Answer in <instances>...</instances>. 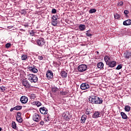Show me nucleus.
Listing matches in <instances>:
<instances>
[{
    "instance_id": "nucleus-1",
    "label": "nucleus",
    "mask_w": 131,
    "mask_h": 131,
    "mask_svg": "<svg viewBox=\"0 0 131 131\" xmlns=\"http://www.w3.org/2000/svg\"><path fill=\"white\" fill-rule=\"evenodd\" d=\"M27 77L28 79L30 81H31V82H34V83H35V82H37V81L38 80L37 76L32 74H30L29 75H28Z\"/></svg>"
},
{
    "instance_id": "nucleus-2",
    "label": "nucleus",
    "mask_w": 131,
    "mask_h": 131,
    "mask_svg": "<svg viewBox=\"0 0 131 131\" xmlns=\"http://www.w3.org/2000/svg\"><path fill=\"white\" fill-rule=\"evenodd\" d=\"M88 66L86 64H81L78 67V70L79 72H83L86 71Z\"/></svg>"
},
{
    "instance_id": "nucleus-3",
    "label": "nucleus",
    "mask_w": 131,
    "mask_h": 131,
    "mask_svg": "<svg viewBox=\"0 0 131 131\" xmlns=\"http://www.w3.org/2000/svg\"><path fill=\"white\" fill-rule=\"evenodd\" d=\"M36 42L39 47H42L45 45V39L43 38H39L37 40Z\"/></svg>"
},
{
    "instance_id": "nucleus-4",
    "label": "nucleus",
    "mask_w": 131,
    "mask_h": 131,
    "mask_svg": "<svg viewBox=\"0 0 131 131\" xmlns=\"http://www.w3.org/2000/svg\"><path fill=\"white\" fill-rule=\"evenodd\" d=\"M90 88H91V86L88 83H83L80 85V89L82 90H89Z\"/></svg>"
},
{
    "instance_id": "nucleus-5",
    "label": "nucleus",
    "mask_w": 131,
    "mask_h": 131,
    "mask_svg": "<svg viewBox=\"0 0 131 131\" xmlns=\"http://www.w3.org/2000/svg\"><path fill=\"white\" fill-rule=\"evenodd\" d=\"M23 85L27 89H29L30 86H31V85L29 83V82L26 79H24L22 81Z\"/></svg>"
},
{
    "instance_id": "nucleus-6",
    "label": "nucleus",
    "mask_w": 131,
    "mask_h": 131,
    "mask_svg": "<svg viewBox=\"0 0 131 131\" xmlns=\"http://www.w3.org/2000/svg\"><path fill=\"white\" fill-rule=\"evenodd\" d=\"M20 101L22 104H26L28 102V98L25 96H23L20 97Z\"/></svg>"
},
{
    "instance_id": "nucleus-7",
    "label": "nucleus",
    "mask_w": 131,
    "mask_h": 131,
    "mask_svg": "<svg viewBox=\"0 0 131 131\" xmlns=\"http://www.w3.org/2000/svg\"><path fill=\"white\" fill-rule=\"evenodd\" d=\"M46 76H47L48 79H52V78H53V76H54L53 72L51 71V70H48L47 72Z\"/></svg>"
},
{
    "instance_id": "nucleus-8",
    "label": "nucleus",
    "mask_w": 131,
    "mask_h": 131,
    "mask_svg": "<svg viewBox=\"0 0 131 131\" xmlns=\"http://www.w3.org/2000/svg\"><path fill=\"white\" fill-rule=\"evenodd\" d=\"M33 120H34V121H35L36 122H38L39 121H40V118L39 117V115L37 114H34V115L33 116Z\"/></svg>"
},
{
    "instance_id": "nucleus-9",
    "label": "nucleus",
    "mask_w": 131,
    "mask_h": 131,
    "mask_svg": "<svg viewBox=\"0 0 131 131\" xmlns=\"http://www.w3.org/2000/svg\"><path fill=\"white\" fill-rule=\"evenodd\" d=\"M106 65H108V67H110L111 68H113L116 66V61L111 60Z\"/></svg>"
},
{
    "instance_id": "nucleus-10",
    "label": "nucleus",
    "mask_w": 131,
    "mask_h": 131,
    "mask_svg": "<svg viewBox=\"0 0 131 131\" xmlns=\"http://www.w3.org/2000/svg\"><path fill=\"white\" fill-rule=\"evenodd\" d=\"M28 69H29V70L30 71H31V72H33V73H37V72H38V70H37V69H36L35 68V67H28Z\"/></svg>"
},
{
    "instance_id": "nucleus-11",
    "label": "nucleus",
    "mask_w": 131,
    "mask_h": 131,
    "mask_svg": "<svg viewBox=\"0 0 131 131\" xmlns=\"http://www.w3.org/2000/svg\"><path fill=\"white\" fill-rule=\"evenodd\" d=\"M40 112L41 114L46 115L48 114V108L45 107H41L40 108Z\"/></svg>"
},
{
    "instance_id": "nucleus-12",
    "label": "nucleus",
    "mask_w": 131,
    "mask_h": 131,
    "mask_svg": "<svg viewBox=\"0 0 131 131\" xmlns=\"http://www.w3.org/2000/svg\"><path fill=\"white\" fill-rule=\"evenodd\" d=\"M97 97L96 96H91L89 97V102L92 104H95L96 102V99Z\"/></svg>"
},
{
    "instance_id": "nucleus-13",
    "label": "nucleus",
    "mask_w": 131,
    "mask_h": 131,
    "mask_svg": "<svg viewBox=\"0 0 131 131\" xmlns=\"http://www.w3.org/2000/svg\"><path fill=\"white\" fill-rule=\"evenodd\" d=\"M93 118H98L101 117V113L100 112L96 111L92 116Z\"/></svg>"
},
{
    "instance_id": "nucleus-14",
    "label": "nucleus",
    "mask_w": 131,
    "mask_h": 131,
    "mask_svg": "<svg viewBox=\"0 0 131 131\" xmlns=\"http://www.w3.org/2000/svg\"><path fill=\"white\" fill-rule=\"evenodd\" d=\"M123 25H124V26H128L129 25H131V20L127 19L124 21L123 23Z\"/></svg>"
},
{
    "instance_id": "nucleus-15",
    "label": "nucleus",
    "mask_w": 131,
    "mask_h": 131,
    "mask_svg": "<svg viewBox=\"0 0 131 131\" xmlns=\"http://www.w3.org/2000/svg\"><path fill=\"white\" fill-rule=\"evenodd\" d=\"M102 103H103V100L101 98L96 97L95 104H102Z\"/></svg>"
},
{
    "instance_id": "nucleus-16",
    "label": "nucleus",
    "mask_w": 131,
    "mask_h": 131,
    "mask_svg": "<svg viewBox=\"0 0 131 131\" xmlns=\"http://www.w3.org/2000/svg\"><path fill=\"white\" fill-rule=\"evenodd\" d=\"M104 61L107 65L111 61V58L108 56H105L104 57Z\"/></svg>"
},
{
    "instance_id": "nucleus-17",
    "label": "nucleus",
    "mask_w": 131,
    "mask_h": 131,
    "mask_svg": "<svg viewBox=\"0 0 131 131\" xmlns=\"http://www.w3.org/2000/svg\"><path fill=\"white\" fill-rule=\"evenodd\" d=\"M60 74H61V77H62V78H66V77H67V76H68L67 72H66L64 71L61 72Z\"/></svg>"
},
{
    "instance_id": "nucleus-18",
    "label": "nucleus",
    "mask_w": 131,
    "mask_h": 131,
    "mask_svg": "<svg viewBox=\"0 0 131 131\" xmlns=\"http://www.w3.org/2000/svg\"><path fill=\"white\" fill-rule=\"evenodd\" d=\"M86 115H83L81 118V123H84L85 120H86Z\"/></svg>"
},
{
    "instance_id": "nucleus-19",
    "label": "nucleus",
    "mask_w": 131,
    "mask_h": 131,
    "mask_svg": "<svg viewBox=\"0 0 131 131\" xmlns=\"http://www.w3.org/2000/svg\"><path fill=\"white\" fill-rule=\"evenodd\" d=\"M131 56V53L129 52H126L124 53V57L126 59H129V57Z\"/></svg>"
},
{
    "instance_id": "nucleus-20",
    "label": "nucleus",
    "mask_w": 131,
    "mask_h": 131,
    "mask_svg": "<svg viewBox=\"0 0 131 131\" xmlns=\"http://www.w3.org/2000/svg\"><path fill=\"white\" fill-rule=\"evenodd\" d=\"M85 25H80L79 26V29H80L81 31H83V30H85Z\"/></svg>"
},
{
    "instance_id": "nucleus-21",
    "label": "nucleus",
    "mask_w": 131,
    "mask_h": 131,
    "mask_svg": "<svg viewBox=\"0 0 131 131\" xmlns=\"http://www.w3.org/2000/svg\"><path fill=\"white\" fill-rule=\"evenodd\" d=\"M120 114L123 119H127V116L124 112H121Z\"/></svg>"
},
{
    "instance_id": "nucleus-22",
    "label": "nucleus",
    "mask_w": 131,
    "mask_h": 131,
    "mask_svg": "<svg viewBox=\"0 0 131 131\" xmlns=\"http://www.w3.org/2000/svg\"><path fill=\"white\" fill-rule=\"evenodd\" d=\"M124 110L126 112H129L130 111V106L129 105H126L124 107Z\"/></svg>"
},
{
    "instance_id": "nucleus-23",
    "label": "nucleus",
    "mask_w": 131,
    "mask_h": 131,
    "mask_svg": "<svg viewBox=\"0 0 131 131\" xmlns=\"http://www.w3.org/2000/svg\"><path fill=\"white\" fill-rule=\"evenodd\" d=\"M29 97L31 99V100H34L36 98V96L34 94H30Z\"/></svg>"
},
{
    "instance_id": "nucleus-24",
    "label": "nucleus",
    "mask_w": 131,
    "mask_h": 131,
    "mask_svg": "<svg viewBox=\"0 0 131 131\" xmlns=\"http://www.w3.org/2000/svg\"><path fill=\"white\" fill-rule=\"evenodd\" d=\"M97 67L98 68H103V67H104V63H103V62H99L97 63Z\"/></svg>"
},
{
    "instance_id": "nucleus-25",
    "label": "nucleus",
    "mask_w": 131,
    "mask_h": 131,
    "mask_svg": "<svg viewBox=\"0 0 131 131\" xmlns=\"http://www.w3.org/2000/svg\"><path fill=\"white\" fill-rule=\"evenodd\" d=\"M28 56L27 55H25V54H22L21 56V59L23 60H25L27 59Z\"/></svg>"
},
{
    "instance_id": "nucleus-26",
    "label": "nucleus",
    "mask_w": 131,
    "mask_h": 131,
    "mask_svg": "<svg viewBox=\"0 0 131 131\" xmlns=\"http://www.w3.org/2000/svg\"><path fill=\"white\" fill-rule=\"evenodd\" d=\"M15 110H16L17 111L19 110H21L22 109V106L21 105H16L15 107H14Z\"/></svg>"
},
{
    "instance_id": "nucleus-27",
    "label": "nucleus",
    "mask_w": 131,
    "mask_h": 131,
    "mask_svg": "<svg viewBox=\"0 0 131 131\" xmlns=\"http://www.w3.org/2000/svg\"><path fill=\"white\" fill-rule=\"evenodd\" d=\"M16 121L17 122L21 123L23 121L21 117H16Z\"/></svg>"
},
{
    "instance_id": "nucleus-28",
    "label": "nucleus",
    "mask_w": 131,
    "mask_h": 131,
    "mask_svg": "<svg viewBox=\"0 0 131 131\" xmlns=\"http://www.w3.org/2000/svg\"><path fill=\"white\" fill-rule=\"evenodd\" d=\"M51 23L53 26H57V25L58 24V21L57 20H52Z\"/></svg>"
},
{
    "instance_id": "nucleus-29",
    "label": "nucleus",
    "mask_w": 131,
    "mask_h": 131,
    "mask_svg": "<svg viewBox=\"0 0 131 131\" xmlns=\"http://www.w3.org/2000/svg\"><path fill=\"white\" fill-rule=\"evenodd\" d=\"M31 36H34V35H35L36 32H35V31L34 30H31V31H30L29 32Z\"/></svg>"
},
{
    "instance_id": "nucleus-30",
    "label": "nucleus",
    "mask_w": 131,
    "mask_h": 131,
    "mask_svg": "<svg viewBox=\"0 0 131 131\" xmlns=\"http://www.w3.org/2000/svg\"><path fill=\"white\" fill-rule=\"evenodd\" d=\"M96 12H97L96 9H90L89 11L90 14H93V13H96Z\"/></svg>"
},
{
    "instance_id": "nucleus-31",
    "label": "nucleus",
    "mask_w": 131,
    "mask_h": 131,
    "mask_svg": "<svg viewBox=\"0 0 131 131\" xmlns=\"http://www.w3.org/2000/svg\"><path fill=\"white\" fill-rule=\"evenodd\" d=\"M12 127L14 129H16V122H15L14 121H12Z\"/></svg>"
},
{
    "instance_id": "nucleus-32",
    "label": "nucleus",
    "mask_w": 131,
    "mask_h": 131,
    "mask_svg": "<svg viewBox=\"0 0 131 131\" xmlns=\"http://www.w3.org/2000/svg\"><path fill=\"white\" fill-rule=\"evenodd\" d=\"M35 105L37 106V107H39V106H41V103L39 102V101L35 102Z\"/></svg>"
},
{
    "instance_id": "nucleus-33",
    "label": "nucleus",
    "mask_w": 131,
    "mask_h": 131,
    "mask_svg": "<svg viewBox=\"0 0 131 131\" xmlns=\"http://www.w3.org/2000/svg\"><path fill=\"white\" fill-rule=\"evenodd\" d=\"M52 91L53 93H56V92H57V91H58V88H57V87L53 88L52 89Z\"/></svg>"
},
{
    "instance_id": "nucleus-34",
    "label": "nucleus",
    "mask_w": 131,
    "mask_h": 131,
    "mask_svg": "<svg viewBox=\"0 0 131 131\" xmlns=\"http://www.w3.org/2000/svg\"><path fill=\"white\" fill-rule=\"evenodd\" d=\"M90 112H91L90 109L87 108L85 111V114H86V115H90Z\"/></svg>"
},
{
    "instance_id": "nucleus-35",
    "label": "nucleus",
    "mask_w": 131,
    "mask_h": 131,
    "mask_svg": "<svg viewBox=\"0 0 131 131\" xmlns=\"http://www.w3.org/2000/svg\"><path fill=\"white\" fill-rule=\"evenodd\" d=\"M117 6L120 7V6H123V2H119L117 3Z\"/></svg>"
},
{
    "instance_id": "nucleus-36",
    "label": "nucleus",
    "mask_w": 131,
    "mask_h": 131,
    "mask_svg": "<svg viewBox=\"0 0 131 131\" xmlns=\"http://www.w3.org/2000/svg\"><path fill=\"white\" fill-rule=\"evenodd\" d=\"M114 17L116 19H119L120 17V15L118 14V13H116L115 14Z\"/></svg>"
},
{
    "instance_id": "nucleus-37",
    "label": "nucleus",
    "mask_w": 131,
    "mask_h": 131,
    "mask_svg": "<svg viewBox=\"0 0 131 131\" xmlns=\"http://www.w3.org/2000/svg\"><path fill=\"white\" fill-rule=\"evenodd\" d=\"M11 46V44L10 43H7L5 45V47L7 49H9V48H10Z\"/></svg>"
},
{
    "instance_id": "nucleus-38",
    "label": "nucleus",
    "mask_w": 131,
    "mask_h": 131,
    "mask_svg": "<svg viewBox=\"0 0 131 131\" xmlns=\"http://www.w3.org/2000/svg\"><path fill=\"white\" fill-rule=\"evenodd\" d=\"M67 115V116H66V117L64 118V119H66V120H69V119H70V115L69 114Z\"/></svg>"
},
{
    "instance_id": "nucleus-39",
    "label": "nucleus",
    "mask_w": 131,
    "mask_h": 131,
    "mask_svg": "<svg viewBox=\"0 0 131 131\" xmlns=\"http://www.w3.org/2000/svg\"><path fill=\"white\" fill-rule=\"evenodd\" d=\"M121 68H122V66L121 64H119L117 68H116V70H120V69H121Z\"/></svg>"
},
{
    "instance_id": "nucleus-40",
    "label": "nucleus",
    "mask_w": 131,
    "mask_h": 131,
    "mask_svg": "<svg viewBox=\"0 0 131 131\" xmlns=\"http://www.w3.org/2000/svg\"><path fill=\"white\" fill-rule=\"evenodd\" d=\"M44 120L45 121L48 122L50 120V117H49V116L46 117V118H44Z\"/></svg>"
},
{
    "instance_id": "nucleus-41",
    "label": "nucleus",
    "mask_w": 131,
    "mask_h": 131,
    "mask_svg": "<svg viewBox=\"0 0 131 131\" xmlns=\"http://www.w3.org/2000/svg\"><path fill=\"white\" fill-rule=\"evenodd\" d=\"M68 114H69V113L65 112L62 115V116L64 117V118H65V117H66V116H67V115H68Z\"/></svg>"
},
{
    "instance_id": "nucleus-42",
    "label": "nucleus",
    "mask_w": 131,
    "mask_h": 131,
    "mask_svg": "<svg viewBox=\"0 0 131 131\" xmlns=\"http://www.w3.org/2000/svg\"><path fill=\"white\" fill-rule=\"evenodd\" d=\"M52 20H53V21L57 20V17L55 15L52 16Z\"/></svg>"
},
{
    "instance_id": "nucleus-43",
    "label": "nucleus",
    "mask_w": 131,
    "mask_h": 131,
    "mask_svg": "<svg viewBox=\"0 0 131 131\" xmlns=\"http://www.w3.org/2000/svg\"><path fill=\"white\" fill-rule=\"evenodd\" d=\"M90 30L87 31L86 32V36H92V34L89 33V32Z\"/></svg>"
},
{
    "instance_id": "nucleus-44",
    "label": "nucleus",
    "mask_w": 131,
    "mask_h": 131,
    "mask_svg": "<svg viewBox=\"0 0 131 131\" xmlns=\"http://www.w3.org/2000/svg\"><path fill=\"white\" fill-rule=\"evenodd\" d=\"M52 14H56L57 13V10L56 9H53L52 10Z\"/></svg>"
},
{
    "instance_id": "nucleus-45",
    "label": "nucleus",
    "mask_w": 131,
    "mask_h": 131,
    "mask_svg": "<svg viewBox=\"0 0 131 131\" xmlns=\"http://www.w3.org/2000/svg\"><path fill=\"white\" fill-rule=\"evenodd\" d=\"M16 117H21V113L18 112L17 113V116Z\"/></svg>"
},
{
    "instance_id": "nucleus-46",
    "label": "nucleus",
    "mask_w": 131,
    "mask_h": 131,
    "mask_svg": "<svg viewBox=\"0 0 131 131\" xmlns=\"http://www.w3.org/2000/svg\"><path fill=\"white\" fill-rule=\"evenodd\" d=\"M128 13H129V11H128V10H125L124 11V14H125V15H127V14H128Z\"/></svg>"
},
{
    "instance_id": "nucleus-47",
    "label": "nucleus",
    "mask_w": 131,
    "mask_h": 131,
    "mask_svg": "<svg viewBox=\"0 0 131 131\" xmlns=\"http://www.w3.org/2000/svg\"><path fill=\"white\" fill-rule=\"evenodd\" d=\"M38 59L39 60H43V57H42V56H39L38 57Z\"/></svg>"
},
{
    "instance_id": "nucleus-48",
    "label": "nucleus",
    "mask_w": 131,
    "mask_h": 131,
    "mask_svg": "<svg viewBox=\"0 0 131 131\" xmlns=\"http://www.w3.org/2000/svg\"><path fill=\"white\" fill-rule=\"evenodd\" d=\"M60 95H62V96H65V95H66V92H61Z\"/></svg>"
},
{
    "instance_id": "nucleus-49",
    "label": "nucleus",
    "mask_w": 131,
    "mask_h": 131,
    "mask_svg": "<svg viewBox=\"0 0 131 131\" xmlns=\"http://www.w3.org/2000/svg\"><path fill=\"white\" fill-rule=\"evenodd\" d=\"M1 89L2 90V91H3V92H4V91H6V89H5V87H1Z\"/></svg>"
},
{
    "instance_id": "nucleus-50",
    "label": "nucleus",
    "mask_w": 131,
    "mask_h": 131,
    "mask_svg": "<svg viewBox=\"0 0 131 131\" xmlns=\"http://www.w3.org/2000/svg\"><path fill=\"white\" fill-rule=\"evenodd\" d=\"M44 123L45 122L43 121L40 122V125H43Z\"/></svg>"
},
{
    "instance_id": "nucleus-51",
    "label": "nucleus",
    "mask_w": 131,
    "mask_h": 131,
    "mask_svg": "<svg viewBox=\"0 0 131 131\" xmlns=\"http://www.w3.org/2000/svg\"><path fill=\"white\" fill-rule=\"evenodd\" d=\"M14 110H15V107H13V108H11L10 109V111L11 112H12V111H14Z\"/></svg>"
},
{
    "instance_id": "nucleus-52",
    "label": "nucleus",
    "mask_w": 131,
    "mask_h": 131,
    "mask_svg": "<svg viewBox=\"0 0 131 131\" xmlns=\"http://www.w3.org/2000/svg\"><path fill=\"white\" fill-rule=\"evenodd\" d=\"M0 131H2V128L0 127Z\"/></svg>"
},
{
    "instance_id": "nucleus-53",
    "label": "nucleus",
    "mask_w": 131,
    "mask_h": 131,
    "mask_svg": "<svg viewBox=\"0 0 131 131\" xmlns=\"http://www.w3.org/2000/svg\"><path fill=\"white\" fill-rule=\"evenodd\" d=\"M97 54H99V52H97Z\"/></svg>"
},
{
    "instance_id": "nucleus-54",
    "label": "nucleus",
    "mask_w": 131,
    "mask_h": 131,
    "mask_svg": "<svg viewBox=\"0 0 131 131\" xmlns=\"http://www.w3.org/2000/svg\"><path fill=\"white\" fill-rule=\"evenodd\" d=\"M0 81H1V79H0Z\"/></svg>"
}]
</instances>
